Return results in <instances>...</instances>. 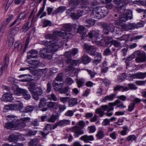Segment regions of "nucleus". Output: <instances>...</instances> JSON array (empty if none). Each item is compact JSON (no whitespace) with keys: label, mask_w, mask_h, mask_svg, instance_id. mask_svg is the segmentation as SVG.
<instances>
[{"label":"nucleus","mask_w":146,"mask_h":146,"mask_svg":"<svg viewBox=\"0 0 146 146\" xmlns=\"http://www.w3.org/2000/svg\"><path fill=\"white\" fill-rule=\"evenodd\" d=\"M66 7L64 6H60L55 10L52 13L53 15H56L58 13H61L66 9Z\"/></svg>","instance_id":"c85d7f7f"},{"label":"nucleus","mask_w":146,"mask_h":146,"mask_svg":"<svg viewBox=\"0 0 146 146\" xmlns=\"http://www.w3.org/2000/svg\"><path fill=\"white\" fill-rule=\"evenodd\" d=\"M104 132L101 130H98L97 133L96 134V136L98 139H102L104 136Z\"/></svg>","instance_id":"f704fd0d"},{"label":"nucleus","mask_w":146,"mask_h":146,"mask_svg":"<svg viewBox=\"0 0 146 146\" xmlns=\"http://www.w3.org/2000/svg\"><path fill=\"white\" fill-rule=\"evenodd\" d=\"M118 22L119 23H123V22L126 21L128 19L126 17V16L124 14H121V16L118 17Z\"/></svg>","instance_id":"72a5a7b5"},{"label":"nucleus","mask_w":146,"mask_h":146,"mask_svg":"<svg viewBox=\"0 0 146 146\" xmlns=\"http://www.w3.org/2000/svg\"><path fill=\"white\" fill-rule=\"evenodd\" d=\"M90 61L91 58L87 55H83L81 58V62L85 64L88 63Z\"/></svg>","instance_id":"bb28decb"},{"label":"nucleus","mask_w":146,"mask_h":146,"mask_svg":"<svg viewBox=\"0 0 146 146\" xmlns=\"http://www.w3.org/2000/svg\"><path fill=\"white\" fill-rule=\"evenodd\" d=\"M25 90V89H22L21 88L17 89L16 92H15V94L18 96H20L21 94H23Z\"/></svg>","instance_id":"4d7b16f0"},{"label":"nucleus","mask_w":146,"mask_h":146,"mask_svg":"<svg viewBox=\"0 0 146 146\" xmlns=\"http://www.w3.org/2000/svg\"><path fill=\"white\" fill-rule=\"evenodd\" d=\"M46 48H44L42 49L39 52V54L41 57L44 58H47L49 59H50L52 58V56L51 54H49V53H54L55 52H56L58 50H54V49H52L53 50L52 51L49 50L48 49ZM52 49H54V47L52 48Z\"/></svg>","instance_id":"423d86ee"},{"label":"nucleus","mask_w":146,"mask_h":146,"mask_svg":"<svg viewBox=\"0 0 146 146\" xmlns=\"http://www.w3.org/2000/svg\"><path fill=\"white\" fill-rule=\"evenodd\" d=\"M78 3V0H71L69 2V4L72 7L66 10V13L68 14H69L77 5Z\"/></svg>","instance_id":"dca6fc26"},{"label":"nucleus","mask_w":146,"mask_h":146,"mask_svg":"<svg viewBox=\"0 0 146 146\" xmlns=\"http://www.w3.org/2000/svg\"><path fill=\"white\" fill-rule=\"evenodd\" d=\"M123 130L121 132V134L122 135H124L127 134V131H129V129L127 126H124L123 127Z\"/></svg>","instance_id":"0e129e2a"},{"label":"nucleus","mask_w":146,"mask_h":146,"mask_svg":"<svg viewBox=\"0 0 146 146\" xmlns=\"http://www.w3.org/2000/svg\"><path fill=\"white\" fill-rule=\"evenodd\" d=\"M77 31L82 35V36L83 38H85L86 36H87V34H86V29L85 27L83 25H79L77 29Z\"/></svg>","instance_id":"2eb2a0df"},{"label":"nucleus","mask_w":146,"mask_h":146,"mask_svg":"<svg viewBox=\"0 0 146 146\" xmlns=\"http://www.w3.org/2000/svg\"><path fill=\"white\" fill-rule=\"evenodd\" d=\"M22 47V44L20 43L19 42H15L14 44V48L15 50H17L18 51H20L21 50Z\"/></svg>","instance_id":"c03bdc74"},{"label":"nucleus","mask_w":146,"mask_h":146,"mask_svg":"<svg viewBox=\"0 0 146 146\" xmlns=\"http://www.w3.org/2000/svg\"><path fill=\"white\" fill-rule=\"evenodd\" d=\"M115 96V95L113 94L107 96L104 98L102 100V101L103 102H106L108 100H113Z\"/></svg>","instance_id":"37998d69"},{"label":"nucleus","mask_w":146,"mask_h":146,"mask_svg":"<svg viewBox=\"0 0 146 146\" xmlns=\"http://www.w3.org/2000/svg\"><path fill=\"white\" fill-rule=\"evenodd\" d=\"M23 95L24 98L26 100L29 99L31 97L30 95L29 94V92L25 90L23 93Z\"/></svg>","instance_id":"de8ad7c7"},{"label":"nucleus","mask_w":146,"mask_h":146,"mask_svg":"<svg viewBox=\"0 0 146 146\" xmlns=\"http://www.w3.org/2000/svg\"><path fill=\"white\" fill-rule=\"evenodd\" d=\"M13 15H12L8 16L6 19V21H4L2 23H4L5 26H7V25L10 23L11 20L13 19Z\"/></svg>","instance_id":"8fccbe9b"},{"label":"nucleus","mask_w":146,"mask_h":146,"mask_svg":"<svg viewBox=\"0 0 146 146\" xmlns=\"http://www.w3.org/2000/svg\"><path fill=\"white\" fill-rule=\"evenodd\" d=\"M9 58L8 55L7 54H6L5 56V63L3 65L7 67L9 64Z\"/></svg>","instance_id":"6e6d98bb"},{"label":"nucleus","mask_w":146,"mask_h":146,"mask_svg":"<svg viewBox=\"0 0 146 146\" xmlns=\"http://www.w3.org/2000/svg\"><path fill=\"white\" fill-rule=\"evenodd\" d=\"M34 108V107L33 106H27L24 108L23 112H31L32 111Z\"/></svg>","instance_id":"e433bc0d"},{"label":"nucleus","mask_w":146,"mask_h":146,"mask_svg":"<svg viewBox=\"0 0 146 146\" xmlns=\"http://www.w3.org/2000/svg\"><path fill=\"white\" fill-rule=\"evenodd\" d=\"M45 4L44 3L42 7L40 8L38 13L36 14V17H38L41 14H42L40 17V19L42 18V17L46 15V12H43L45 8Z\"/></svg>","instance_id":"5701e85b"},{"label":"nucleus","mask_w":146,"mask_h":146,"mask_svg":"<svg viewBox=\"0 0 146 146\" xmlns=\"http://www.w3.org/2000/svg\"><path fill=\"white\" fill-rule=\"evenodd\" d=\"M112 44L115 47L119 48H121L123 46L122 44L121 43L115 40H114V41H113Z\"/></svg>","instance_id":"603ef678"},{"label":"nucleus","mask_w":146,"mask_h":146,"mask_svg":"<svg viewBox=\"0 0 146 146\" xmlns=\"http://www.w3.org/2000/svg\"><path fill=\"white\" fill-rule=\"evenodd\" d=\"M96 113L99 114L100 117H102L104 115V111L102 110L101 108H98L96 110Z\"/></svg>","instance_id":"052dcab7"},{"label":"nucleus","mask_w":146,"mask_h":146,"mask_svg":"<svg viewBox=\"0 0 146 146\" xmlns=\"http://www.w3.org/2000/svg\"><path fill=\"white\" fill-rule=\"evenodd\" d=\"M134 54L137 56L135 61L137 62H143L146 60V54L145 53L137 50L134 52Z\"/></svg>","instance_id":"0eeeda50"},{"label":"nucleus","mask_w":146,"mask_h":146,"mask_svg":"<svg viewBox=\"0 0 146 146\" xmlns=\"http://www.w3.org/2000/svg\"><path fill=\"white\" fill-rule=\"evenodd\" d=\"M143 24L141 23H138L137 24L134 23L126 25L124 27V29L126 31H128L130 30L137 29L140 27H143Z\"/></svg>","instance_id":"1a4fd4ad"},{"label":"nucleus","mask_w":146,"mask_h":146,"mask_svg":"<svg viewBox=\"0 0 146 146\" xmlns=\"http://www.w3.org/2000/svg\"><path fill=\"white\" fill-rule=\"evenodd\" d=\"M112 31L115 34L118 35L121 34L122 32V29L119 27H114Z\"/></svg>","instance_id":"4c0bfd02"},{"label":"nucleus","mask_w":146,"mask_h":146,"mask_svg":"<svg viewBox=\"0 0 146 146\" xmlns=\"http://www.w3.org/2000/svg\"><path fill=\"white\" fill-rule=\"evenodd\" d=\"M37 132V131L36 130H31L29 131L26 134V135L27 136H31L32 135H35Z\"/></svg>","instance_id":"338daca9"},{"label":"nucleus","mask_w":146,"mask_h":146,"mask_svg":"<svg viewBox=\"0 0 146 146\" xmlns=\"http://www.w3.org/2000/svg\"><path fill=\"white\" fill-rule=\"evenodd\" d=\"M127 86V90H135L137 88V87L136 86V85L133 84H128Z\"/></svg>","instance_id":"13d9d810"},{"label":"nucleus","mask_w":146,"mask_h":146,"mask_svg":"<svg viewBox=\"0 0 146 146\" xmlns=\"http://www.w3.org/2000/svg\"><path fill=\"white\" fill-rule=\"evenodd\" d=\"M101 15L98 7L93 8L90 15L91 17L97 19L101 18Z\"/></svg>","instance_id":"9d476101"},{"label":"nucleus","mask_w":146,"mask_h":146,"mask_svg":"<svg viewBox=\"0 0 146 146\" xmlns=\"http://www.w3.org/2000/svg\"><path fill=\"white\" fill-rule=\"evenodd\" d=\"M68 103L70 106H73L78 104L77 100L76 98H72L70 100Z\"/></svg>","instance_id":"ea45409f"},{"label":"nucleus","mask_w":146,"mask_h":146,"mask_svg":"<svg viewBox=\"0 0 146 146\" xmlns=\"http://www.w3.org/2000/svg\"><path fill=\"white\" fill-rule=\"evenodd\" d=\"M72 26L71 24H66L63 26L62 27L63 31H66L69 33L72 30Z\"/></svg>","instance_id":"a878e982"},{"label":"nucleus","mask_w":146,"mask_h":146,"mask_svg":"<svg viewBox=\"0 0 146 146\" xmlns=\"http://www.w3.org/2000/svg\"><path fill=\"white\" fill-rule=\"evenodd\" d=\"M125 13H124L126 16L129 19H131L132 18V12L129 10H126Z\"/></svg>","instance_id":"864d4df0"},{"label":"nucleus","mask_w":146,"mask_h":146,"mask_svg":"<svg viewBox=\"0 0 146 146\" xmlns=\"http://www.w3.org/2000/svg\"><path fill=\"white\" fill-rule=\"evenodd\" d=\"M70 121L69 120L63 119L60 121L58 122H56L52 125V129H54L58 126L62 127L70 124Z\"/></svg>","instance_id":"4468645a"},{"label":"nucleus","mask_w":146,"mask_h":146,"mask_svg":"<svg viewBox=\"0 0 146 146\" xmlns=\"http://www.w3.org/2000/svg\"><path fill=\"white\" fill-rule=\"evenodd\" d=\"M48 98L50 100H52L54 101H56L57 100V98L56 96L53 93L51 94L50 95H48Z\"/></svg>","instance_id":"680f3d73"},{"label":"nucleus","mask_w":146,"mask_h":146,"mask_svg":"<svg viewBox=\"0 0 146 146\" xmlns=\"http://www.w3.org/2000/svg\"><path fill=\"white\" fill-rule=\"evenodd\" d=\"M120 102L121 101L120 100H117L113 103H109V105L110 107L108 108V111H110L113 110L114 108L113 106L117 105L118 104H120Z\"/></svg>","instance_id":"cd10ccee"},{"label":"nucleus","mask_w":146,"mask_h":146,"mask_svg":"<svg viewBox=\"0 0 146 146\" xmlns=\"http://www.w3.org/2000/svg\"><path fill=\"white\" fill-rule=\"evenodd\" d=\"M28 88L31 93L33 98L36 100H39L40 96L42 95L43 93L41 88L35 87V84L34 83L30 84Z\"/></svg>","instance_id":"f03ea898"},{"label":"nucleus","mask_w":146,"mask_h":146,"mask_svg":"<svg viewBox=\"0 0 146 146\" xmlns=\"http://www.w3.org/2000/svg\"><path fill=\"white\" fill-rule=\"evenodd\" d=\"M85 81L83 78H80L76 80V83L79 88L82 87L84 85Z\"/></svg>","instance_id":"58836bf2"},{"label":"nucleus","mask_w":146,"mask_h":146,"mask_svg":"<svg viewBox=\"0 0 146 146\" xmlns=\"http://www.w3.org/2000/svg\"><path fill=\"white\" fill-rule=\"evenodd\" d=\"M137 79H142L146 77V72L145 73L137 72Z\"/></svg>","instance_id":"49530a36"},{"label":"nucleus","mask_w":146,"mask_h":146,"mask_svg":"<svg viewBox=\"0 0 146 146\" xmlns=\"http://www.w3.org/2000/svg\"><path fill=\"white\" fill-rule=\"evenodd\" d=\"M52 25L51 22L47 20H45L43 22V26L44 27H46L48 26H50Z\"/></svg>","instance_id":"bf43d9fd"},{"label":"nucleus","mask_w":146,"mask_h":146,"mask_svg":"<svg viewBox=\"0 0 146 146\" xmlns=\"http://www.w3.org/2000/svg\"><path fill=\"white\" fill-rule=\"evenodd\" d=\"M64 84L63 83H58L57 82H56L55 80L53 81V85L54 87V90L56 91H58V90H57L56 89H59L60 90H61L62 88L63 87Z\"/></svg>","instance_id":"393cba45"},{"label":"nucleus","mask_w":146,"mask_h":146,"mask_svg":"<svg viewBox=\"0 0 146 146\" xmlns=\"http://www.w3.org/2000/svg\"><path fill=\"white\" fill-rule=\"evenodd\" d=\"M15 116L13 115H9L7 116V119L9 121H10V122H15L14 121L15 119H15Z\"/></svg>","instance_id":"69168bd1"},{"label":"nucleus","mask_w":146,"mask_h":146,"mask_svg":"<svg viewBox=\"0 0 146 146\" xmlns=\"http://www.w3.org/2000/svg\"><path fill=\"white\" fill-rule=\"evenodd\" d=\"M56 119V115L54 114H53L50 118L48 119L47 120L48 122L54 123Z\"/></svg>","instance_id":"3c124183"},{"label":"nucleus","mask_w":146,"mask_h":146,"mask_svg":"<svg viewBox=\"0 0 146 146\" xmlns=\"http://www.w3.org/2000/svg\"><path fill=\"white\" fill-rule=\"evenodd\" d=\"M45 38L50 40L51 44L48 47V49L52 51L53 50H52L53 47H54V50H58L59 48L63 45V42L61 40H58L57 37L53 34H47L45 35Z\"/></svg>","instance_id":"f257e3e1"},{"label":"nucleus","mask_w":146,"mask_h":146,"mask_svg":"<svg viewBox=\"0 0 146 146\" xmlns=\"http://www.w3.org/2000/svg\"><path fill=\"white\" fill-rule=\"evenodd\" d=\"M58 91L59 93L61 94H66V96H68L69 94L67 93L69 90V87H65L64 88H62L61 90H60L59 88L56 89Z\"/></svg>","instance_id":"7c9ffc66"},{"label":"nucleus","mask_w":146,"mask_h":146,"mask_svg":"<svg viewBox=\"0 0 146 146\" xmlns=\"http://www.w3.org/2000/svg\"><path fill=\"white\" fill-rule=\"evenodd\" d=\"M19 28L18 27H13L11 28L9 30L10 32L9 35H15L17 34L19 31Z\"/></svg>","instance_id":"c9c22d12"},{"label":"nucleus","mask_w":146,"mask_h":146,"mask_svg":"<svg viewBox=\"0 0 146 146\" xmlns=\"http://www.w3.org/2000/svg\"><path fill=\"white\" fill-rule=\"evenodd\" d=\"M85 125L84 122L81 120L72 127V130L74 133V136L75 138L78 137L79 135L84 133V131L82 129H84Z\"/></svg>","instance_id":"7ed1b4c3"},{"label":"nucleus","mask_w":146,"mask_h":146,"mask_svg":"<svg viewBox=\"0 0 146 146\" xmlns=\"http://www.w3.org/2000/svg\"><path fill=\"white\" fill-rule=\"evenodd\" d=\"M104 40H105V42L106 44L108 45L110 44V45H111L112 44L113 41H114L112 38L110 36L106 37Z\"/></svg>","instance_id":"79ce46f5"},{"label":"nucleus","mask_w":146,"mask_h":146,"mask_svg":"<svg viewBox=\"0 0 146 146\" xmlns=\"http://www.w3.org/2000/svg\"><path fill=\"white\" fill-rule=\"evenodd\" d=\"M12 92H6L1 98V100L5 102H11L13 100Z\"/></svg>","instance_id":"f8f14e48"},{"label":"nucleus","mask_w":146,"mask_h":146,"mask_svg":"<svg viewBox=\"0 0 146 146\" xmlns=\"http://www.w3.org/2000/svg\"><path fill=\"white\" fill-rule=\"evenodd\" d=\"M19 139L18 136L16 135L12 134L10 135L8 138V140L11 142L15 143Z\"/></svg>","instance_id":"4be33fe9"},{"label":"nucleus","mask_w":146,"mask_h":146,"mask_svg":"<svg viewBox=\"0 0 146 146\" xmlns=\"http://www.w3.org/2000/svg\"><path fill=\"white\" fill-rule=\"evenodd\" d=\"M15 122H9L6 123L5 124V128L8 129H11L13 128H15Z\"/></svg>","instance_id":"473e14b6"},{"label":"nucleus","mask_w":146,"mask_h":146,"mask_svg":"<svg viewBox=\"0 0 146 146\" xmlns=\"http://www.w3.org/2000/svg\"><path fill=\"white\" fill-rule=\"evenodd\" d=\"M105 43V40L104 39H101L99 41H94V43L95 44L100 45L101 46H103L104 44Z\"/></svg>","instance_id":"774afa93"},{"label":"nucleus","mask_w":146,"mask_h":146,"mask_svg":"<svg viewBox=\"0 0 146 146\" xmlns=\"http://www.w3.org/2000/svg\"><path fill=\"white\" fill-rule=\"evenodd\" d=\"M81 140H82L86 143H90V141H92L94 140V138L93 136L90 135L88 136L87 135H85L82 136L80 138Z\"/></svg>","instance_id":"6ab92c4d"},{"label":"nucleus","mask_w":146,"mask_h":146,"mask_svg":"<svg viewBox=\"0 0 146 146\" xmlns=\"http://www.w3.org/2000/svg\"><path fill=\"white\" fill-rule=\"evenodd\" d=\"M85 23L86 27H89L94 25L95 23V21L94 19H89L86 20Z\"/></svg>","instance_id":"c756f323"},{"label":"nucleus","mask_w":146,"mask_h":146,"mask_svg":"<svg viewBox=\"0 0 146 146\" xmlns=\"http://www.w3.org/2000/svg\"><path fill=\"white\" fill-rule=\"evenodd\" d=\"M38 144V141L36 138L32 139L29 143V146H36Z\"/></svg>","instance_id":"a18cd8bd"},{"label":"nucleus","mask_w":146,"mask_h":146,"mask_svg":"<svg viewBox=\"0 0 146 146\" xmlns=\"http://www.w3.org/2000/svg\"><path fill=\"white\" fill-rule=\"evenodd\" d=\"M99 31L98 30H92L88 33L86 37H88L89 38L92 39L94 37L97 38L99 36Z\"/></svg>","instance_id":"f3484780"},{"label":"nucleus","mask_w":146,"mask_h":146,"mask_svg":"<svg viewBox=\"0 0 146 146\" xmlns=\"http://www.w3.org/2000/svg\"><path fill=\"white\" fill-rule=\"evenodd\" d=\"M84 47L87 53L90 55H94L96 50V48L94 46L85 44L84 45Z\"/></svg>","instance_id":"6e6552de"},{"label":"nucleus","mask_w":146,"mask_h":146,"mask_svg":"<svg viewBox=\"0 0 146 146\" xmlns=\"http://www.w3.org/2000/svg\"><path fill=\"white\" fill-rule=\"evenodd\" d=\"M101 13V17L103 18L106 16L109 13V10L105 7H98Z\"/></svg>","instance_id":"412c9836"},{"label":"nucleus","mask_w":146,"mask_h":146,"mask_svg":"<svg viewBox=\"0 0 146 146\" xmlns=\"http://www.w3.org/2000/svg\"><path fill=\"white\" fill-rule=\"evenodd\" d=\"M101 26L103 28V31L104 33L108 35L109 33L110 30L111 28L110 25L107 23L103 22L101 24Z\"/></svg>","instance_id":"aec40b11"},{"label":"nucleus","mask_w":146,"mask_h":146,"mask_svg":"<svg viewBox=\"0 0 146 146\" xmlns=\"http://www.w3.org/2000/svg\"><path fill=\"white\" fill-rule=\"evenodd\" d=\"M7 67L3 64H0V76H1L3 72L7 69Z\"/></svg>","instance_id":"09e8293b"},{"label":"nucleus","mask_w":146,"mask_h":146,"mask_svg":"<svg viewBox=\"0 0 146 146\" xmlns=\"http://www.w3.org/2000/svg\"><path fill=\"white\" fill-rule=\"evenodd\" d=\"M47 104L48 102L46 99L45 98H42L40 100L38 107L39 108H41L40 109L41 111H46L48 110V108L44 107L47 106Z\"/></svg>","instance_id":"9b49d317"},{"label":"nucleus","mask_w":146,"mask_h":146,"mask_svg":"<svg viewBox=\"0 0 146 146\" xmlns=\"http://www.w3.org/2000/svg\"><path fill=\"white\" fill-rule=\"evenodd\" d=\"M50 131L44 128L43 130V131H40L39 132L40 134L42 136V138L45 139L46 136L49 133Z\"/></svg>","instance_id":"a19ab883"},{"label":"nucleus","mask_w":146,"mask_h":146,"mask_svg":"<svg viewBox=\"0 0 146 146\" xmlns=\"http://www.w3.org/2000/svg\"><path fill=\"white\" fill-rule=\"evenodd\" d=\"M127 87H124L120 85H117L114 87L113 91L114 92H116L119 91L122 92L127 91Z\"/></svg>","instance_id":"b1692460"},{"label":"nucleus","mask_w":146,"mask_h":146,"mask_svg":"<svg viewBox=\"0 0 146 146\" xmlns=\"http://www.w3.org/2000/svg\"><path fill=\"white\" fill-rule=\"evenodd\" d=\"M53 33L54 35L60 36L63 38L66 39L71 38V34L66 31H54Z\"/></svg>","instance_id":"ddd939ff"},{"label":"nucleus","mask_w":146,"mask_h":146,"mask_svg":"<svg viewBox=\"0 0 146 146\" xmlns=\"http://www.w3.org/2000/svg\"><path fill=\"white\" fill-rule=\"evenodd\" d=\"M26 17V13H20L18 17L17 20L20 22L21 20H24Z\"/></svg>","instance_id":"5fc2aeb1"},{"label":"nucleus","mask_w":146,"mask_h":146,"mask_svg":"<svg viewBox=\"0 0 146 146\" xmlns=\"http://www.w3.org/2000/svg\"><path fill=\"white\" fill-rule=\"evenodd\" d=\"M30 118L28 117L22 118L20 119H15V128L20 129L23 128L26 126V123L29 122Z\"/></svg>","instance_id":"39448f33"},{"label":"nucleus","mask_w":146,"mask_h":146,"mask_svg":"<svg viewBox=\"0 0 146 146\" xmlns=\"http://www.w3.org/2000/svg\"><path fill=\"white\" fill-rule=\"evenodd\" d=\"M112 52L110 49L108 48L105 49L104 51L103 54L105 56L110 55L111 54Z\"/></svg>","instance_id":"e2e57ef3"},{"label":"nucleus","mask_w":146,"mask_h":146,"mask_svg":"<svg viewBox=\"0 0 146 146\" xmlns=\"http://www.w3.org/2000/svg\"><path fill=\"white\" fill-rule=\"evenodd\" d=\"M38 52L37 50L34 49L31 50L28 52L27 58L28 59L37 58L38 56Z\"/></svg>","instance_id":"a211bd4d"},{"label":"nucleus","mask_w":146,"mask_h":146,"mask_svg":"<svg viewBox=\"0 0 146 146\" xmlns=\"http://www.w3.org/2000/svg\"><path fill=\"white\" fill-rule=\"evenodd\" d=\"M118 12L121 14H123L126 11L125 5L122 4L121 5H119L117 7Z\"/></svg>","instance_id":"2f4dec72"},{"label":"nucleus","mask_w":146,"mask_h":146,"mask_svg":"<svg viewBox=\"0 0 146 146\" xmlns=\"http://www.w3.org/2000/svg\"><path fill=\"white\" fill-rule=\"evenodd\" d=\"M23 107V104L20 102L13 104L7 105L5 106L3 109V111L6 112L9 110L19 111Z\"/></svg>","instance_id":"20e7f679"}]
</instances>
